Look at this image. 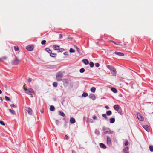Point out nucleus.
<instances>
[{"instance_id":"obj_34","label":"nucleus","mask_w":153,"mask_h":153,"mask_svg":"<svg viewBox=\"0 0 153 153\" xmlns=\"http://www.w3.org/2000/svg\"><path fill=\"white\" fill-rule=\"evenodd\" d=\"M64 49H63V48H59V50H58V52H63L64 51Z\"/></svg>"},{"instance_id":"obj_19","label":"nucleus","mask_w":153,"mask_h":153,"mask_svg":"<svg viewBox=\"0 0 153 153\" xmlns=\"http://www.w3.org/2000/svg\"><path fill=\"white\" fill-rule=\"evenodd\" d=\"M83 62L85 65H88L89 64V62L88 60L87 59H84L82 60Z\"/></svg>"},{"instance_id":"obj_47","label":"nucleus","mask_w":153,"mask_h":153,"mask_svg":"<svg viewBox=\"0 0 153 153\" xmlns=\"http://www.w3.org/2000/svg\"><path fill=\"white\" fill-rule=\"evenodd\" d=\"M32 81V79L31 78H29L28 79V82H31Z\"/></svg>"},{"instance_id":"obj_1","label":"nucleus","mask_w":153,"mask_h":153,"mask_svg":"<svg viewBox=\"0 0 153 153\" xmlns=\"http://www.w3.org/2000/svg\"><path fill=\"white\" fill-rule=\"evenodd\" d=\"M107 67L109 69L111 73L113 76H115L116 75V71L115 68L111 65H107Z\"/></svg>"},{"instance_id":"obj_51","label":"nucleus","mask_w":153,"mask_h":153,"mask_svg":"<svg viewBox=\"0 0 153 153\" xmlns=\"http://www.w3.org/2000/svg\"><path fill=\"white\" fill-rule=\"evenodd\" d=\"M40 112H41V113H43V112H44V109H43V108L41 110H40Z\"/></svg>"},{"instance_id":"obj_40","label":"nucleus","mask_w":153,"mask_h":153,"mask_svg":"<svg viewBox=\"0 0 153 153\" xmlns=\"http://www.w3.org/2000/svg\"><path fill=\"white\" fill-rule=\"evenodd\" d=\"M110 42L114 43V44L116 45H121V44H117V43L116 42H115L114 41H113V40H110Z\"/></svg>"},{"instance_id":"obj_30","label":"nucleus","mask_w":153,"mask_h":153,"mask_svg":"<svg viewBox=\"0 0 153 153\" xmlns=\"http://www.w3.org/2000/svg\"><path fill=\"white\" fill-rule=\"evenodd\" d=\"M102 116L104 117L105 119H106L107 120H108V117L106 116V114H102Z\"/></svg>"},{"instance_id":"obj_24","label":"nucleus","mask_w":153,"mask_h":153,"mask_svg":"<svg viewBox=\"0 0 153 153\" xmlns=\"http://www.w3.org/2000/svg\"><path fill=\"white\" fill-rule=\"evenodd\" d=\"M106 115L108 116H110L112 114V112L110 110H109L106 111Z\"/></svg>"},{"instance_id":"obj_44","label":"nucleus","mask_w":153,"mask_h":153,"mask_svg":"<svg viewBox=\"0 0 153 153\" xmlns=\"http://www.w3.org/2000/svg\"><path fill=\"white\" fill-rule=\"evenodd\" d=\"M95 65L96 67H98L100 66V64L99 63H97L95 64Z\"/></svg>"},{"instance_id":"obj_54","label":"nucleus","mask_w":153,"mask_h":153,"mask_svg":"<svg viewBox=\"0 0 153 153\" xmlns=\"http://www.w3.org/2000/svg\"><path fill=\"white\" fill-rule=\"evenodd\" d=\"M0 100L2 102L3 101V99L1 97H0Z\"/></svg>"},{"instance_id":"obj_36","label":"nucleus","mask_w":153,"mask_h":153,"mask_svg":"<svg viewBox=\"0 0 153 153\" xmlns=\"http://www.w3.org/2000/svg\"><path fill=\"white\" fill-rule=\"evenodd\" d=\"M149 150L150 151L153 152V146L152 145L150 146L149 147Z\"/></svg>"},{"instance_id":"obj_55","label":"nucleus","mask_w":153,"mask_h":153,"mask_svg":"<svg viewBox=\"0 0 153 153\" xmlns=\"http://www.w3.org/2000/svg\"><path fill=\"white\" fill-rule=\"evenodd\" d=\"M105 108L107 109H109V107L108 106H106L105 107Z\"/></svg>"},{"instance_id":"obj_33","label":"nucleus","mask_w":153,"mask_h":153,"mask_svg":"<svg viewBox=\"0 0 153 153\" xmlns=\"http://www.w3.org/2000/svg\"><path fill=\"white\" fill-rule=\"evenodd\" d=\"M14 49L15 51H19V49L18 47L17 46H15L14 47Z\"/></svg>"},{"instance_id":"obj_13","label":"nucleus","mask_w":153,"mask_h":153,"mask_svg":"<svg viewBox=\"0 0 153 153\" xmlns=\"http://www.w3.org/2000/svg\"><path fill=\"white\" fill-rule=\"evenodd\" d=\"M120 106L117 105H115L114 106V109L116 111H118L120 109Z\"/></svg>"},{"instance_id":"obj_5","label":"nucleus","mask_w":153,"mask_h":153,"mask_svg":"<svg viewBox=\"0 0 153 153\" xmlns=\"http://www.w3.org/2000/svg\"><path fill=\"white\" fill-rule=\"evenodd\" d=\"M21 60H19L18 57H16V59L12 62V64L13 65H17L19 64Z\"/></svg>"},{"instance_id":"obj_11","label":"nucleus","mask_w":153,"mask_h":153,"mask_svg":"<svg viewBox=\"0 0 153 153\" xmlns=\"http://www.w3.org/2000/svg\"><path fill=\"white\" fill-rule=\"evenodd\" d=\"M89 97L90 99H92L93 100H94L96 99L95 95L93 94H91L89 95Z\"/></svg>"},{"instance_id":"obj_3","label":"nucleus","mask_w":153,"mask_h":153,"mask_svg":"<svg viewBox=\"0 0 153 153\" xmlns=\"http://www.w3.org/2000/svg\"><path fill=\"white\" fill-rule=\"evenodd\" d=\"M24 90L25 93L26 94L30 95H32L34 94V91L33 90L30 88H29L28 89L24 88Z\"/></svg>"},{"instance_id":"obj_32","label":"nucleus","mask_w":153,"mask_h":153,"mask_svg":"<svg viewBox=\"0 0 153 153\" xmlns=\"http://www.w3.org/2000/svg\"><path fill=\"white\" fill-rule=\"evenodd\" d=\"M58 83L56 82H54L53 83V85L54 87H56L57 86Z\"/></svg>"},{"instance_id":"obj_12","label":"nucleus","mask_w":153,"mask_h":153,"mask_svg":"<svg viewBox=\"0 0 153 153\" xmlns=\"http://www.w3.org/2000/svg\"><path fill=\"white\" fill-rule=\"evenodd\" d=\"M74 47L76 48L77 51L78 52V53H79V55H82V53L80 51L79 49L76 46H74Z\"/></svg>"},{"instance_id":"obj_26","label":"nucleus","mask_w":153,"mask_h":153,"mask_svg":"<svg viewBox=\"0 0 153 153\" xmlns=\"http://www.w3.org/2000/svg\"><path fill=\"white\" fill-rule=\"evenodd\" d=\"M55 109V107L51 105L50 108V110L51 111H53Z\"/></svg>"},{"instance_id":"obj_48","label":"nucleus","mask_w":153,"mask_h":153,"mask_svg":"<svg viewBox=\"0 0 153 153\" xmlns=\"http://www.w3.org/2000/svg\"><path fill=\"white\" fill-rule=\"evenodd\" d=\"M93 119L94 120H96L97 119V117L96 116H94L93 117Z\"/></svg>"},{"instance_id":"obj_4","label":"nucleus","mask_w":153,"mask_h":153,"mask_svg":"<svg viewBox=\"0 0 153 153\" xmlns=\"http://www.w3.org/2000/svg\"><path fill=\"white\" fill-rule=\"evenodd\" d=\"M45 50L50 54V56L52 57L55 58L56 57V54L54 53H52V51L49 48H46L45 49Z\"/></svg>"},{"instance_id":"obj_17","label":"nucleus","mask_w":153,"mask_h":153,"mask_svg":"<svg viewBox=\"0 0 153 153\" xmlns=\"http://www.w3.org/2000/svg\"><path fill=\"white\" fill-rule=\"evenodd\" d=\"M70 122L71 124H73L75 122V120L73 117H71L70 120Z\"/></svg>"},{"instance_id":"obj_39","label":"nucleus","mask_w":153,"mask_h":153,"mask_svg":"<svg viewBox=\"0 0 153 153\" xmlns=\"http://www.w3.org/2000/svg\"><path fill=\"white\" fill-rule=\"evenodd\" d=\"M75 51L74 50V49H73V48H71L69 50V52H70V53H74V52Z\"/></svg>"},{"instance_id":"obj_42","label":"nucleus","mask_w":153,"mask_h":153,"mask_svg":"<svg viewBox=\"0 0 153 153\" xmlns=\"http://www.w3.org/2000/svg\"><path fill=\"white\" fill-rule=\"evenodd\" d=\"M46 42V41L45 40H43L41 41V43L42 45H45Z\"/></svg>"},{"instance_id":"obj_59","label":"nucleus","mask_w":153,"mask_h":153,"mask_svg":"<svg viewBox=\"0 0 153 153\" xmlns=\"http://www.w3.org/2000/svg\"><path fill=\"white\" fill-rule=\"evenodd\" d=\"M54 55H52V56H54Z\"/></svg>"},{"instance_id":"obj_28","label":"nucleus","mask_w":153,"mask_h":153,"mask_svg":"<svg viewBox=\"0 0 153 153\" xmlns=\"http://www.w3.org/2000/svg\"><path fill=\"white\" fill-rule=\"evenodd\" d=\"M96 88L94 87H92L91 89V92L94 93L95 91Z\"/></svg>"},{"instance_id":"obj_21","label":"nucleus","mask_w":153,"mask_h":153,"mask_svg":"<svg viewBox=\"0 0 153 153\" xmlns=\"http://www.w3.org/2000/svg\"><path fill=\"white\" fill-rule=\"evenodd\" d=\"M9 111L13 115L16 114V113L15 111L13 110H12L11 109H8Z\"/></svg>"},{"instance_id":"obj_58","label":"nucleus","mask_w":153,"mask_h":153,"mask_svg":"<svg viewBox=\"0 0 153 153\" xmlns=\"http://www.w3.org/2000/svg\"><path fill=\"white\" fill-rule=\"evenodd\" d=\"M2 91H1L0 89V94H1L2 93Z\"/></svg>"},{"instance_id":"obj_14","label":"nucleus","mask_w":153,"mask_h":153,"mask_svg":"<svg viewBox=\"0 0 153 153\" xmlns=\"http://www.w3.org/2000/svg\"><path fill=\"white\" fill-rule=\"evenodd\" d=\"M53 48L55 50L58 51L59 49V46L58 45H54L53 46Z\"/></svg>"},{"instance_id":"obj_45","label":"nucleus","mask_w":153,"mask_h":153,"mask_svg":"<svg viewBox=\"0 0 153 153\" xmlns=\"http://www.w3.org/2000/svg\"><path fill=\"white\" fill-rule=\"evenodd\" d=\"M68 136L67 135H65L64 138L65 139L68 140Z\"/></svg>"},{"instance_id":"obj_18","label":"nucleus","mask_w":153,"mask_h":153,"mask_svg":"<svg viewBox=\"0 0 153 153\" xmlns=\"http://www.w3.org/2000/svg\"><path fill=\"white\" fill-rule=\"evenodd\" d=\"M114 53L116 54V55H118L119 56H124V54L121 53V52H115Z\"/></svg>"},{"instance_id":"obj_25","label":"nucleus","mask_w":153,"mask_h":153,"mask_svg":"<svg viewBox=\"0 0 153 153\" xmlns=\"http://www.w3.org/2000/svg\"><path fill=\"white\" fill-rule=\"evenodd\" d=\"M59 115L63 117L65 116V114L64 113V112L62 111H59Z\"/></svg>"},{"instance_id":"obj_10","label":"nucleus","mask_w":153,"mask_h":153,"mask_svg":"<svg viewBox=\"0 0 153 153\" xmlns=\"http://www.w3.org/2000/svg\"><path fill=\"white\" fill-rule=\"evenodd\" d=\"M129 148L128 147H126L123 149V151L124 153H129Z\"/></svg>"},{"instance_id":"obj_27","label":"nucleus","mask_w":153,"mask_h":153,"mask_svg":"<svg viewBox=\"0 0 153 153\" xmlns=\"http://www.w3.org/2000/svg\"><path fill=\"white\" fill-rule=\"evenodd\" d=\"M128 144L129 142L127 140H126L125 142L123 143V145L126 146H128Z\"/></svg>"},{"instance_id":"obj_9","label":"nucleus","mask_w":153,"mask_h":153,"mask_svg":"<svg viewBox=\"0 0 153 153\" xmlns=\"http://www.w3.org/2000/svg\"><path fill=\"white\" fill-rule=\"evenodd\" d=\"M107 143L108 145H110L111 144V139L110 137H107Z\"/></svg>"},{"instance_id":"obj_22","label":"nucleus","mask_w":153,"mask_h":153,"mask_svg":"<svg viewBox=\"0 0 153 153\" xmlns=\"http://www.w3.org/2000/svg\"><path fill=\"white\" fill-rule=\"evenodd\" d=\"M110 123H113L115 121V119L114 118H110Z\"/></svg>"},{"instance_id":"obj_46","label":"nucleus","mask_w":153,"mask_h":153,"mask_svg":"<svg viewBox=\"0 0 153 153\" xmlns=\"http://www.w3.org/2000/svg\"><path fill=\"white\" fill-rule=\"evenodd\" d=\"M55 122H56V124L57 125H58L59 123V121L58 120H56V121H55Z\"/></svg>"},{"instance_id":"obj_37","label":"nucleus","mask_w":153,"mask_h":153,"mask_svg":"<svg viewBox=\"0 0 153 153\" xmlns=\"http://www.w3.org/2000/svg\"><path fill=\"white\" fill-rule=\"evenodd\" d=\"M89 65L91 67H93L94 66V63L93 62H90Z\"/></svg>"},{"instance_id":"obj_50","label":"nucleus","mask_w":153,"mask_h":153,"mask_svg":"<svg viewBox=\"0 0 153 153\" xmlns=\"http://www.w3.org/2000/svg\"><path fill=\"white\" fill-rule=\"evenodd\" d=\"M109 133V131H105L104 132V134H106Z\"/></svg>"},{"instance_id":"obj_52","label":"nucleus","mask_w":153,"mask_h":153,"mask_svg":"<svg viewBox=\"0 0 153 153\" xmlns=\"http://www.w3.org/2000/svg\"><path fill=\"white\" fill-rule=\"evenodd\" d=\"M109 131V133L110 134H112L113 133V131H111L110 130V129L109 128H108Z\"/></svg>"},{"instance_id":"obj_53","label":"nucleus","mask_w":153,"mask_h":153,"mask_svg":"<svg viewBox=\"0 0 153 153\" xmlns=\"http://www.w3.org/2000/svg\"><path fill=\"white\" fill-rule=\"evenodd\" d=\"M106 128L105 127H103V128H102V130L103 131H105L106 129Z\"/></svg>"},{"instance_id":"obj_56","label":"nucleus","mask_w":153,"mask_h":153,"mask_svg":"<svg viewBox=\"0 0 153 153\" xmlns=\"http://www.w3.org/2000/svg\"><path fill=\"white\" fill-rule=\"evenodd\" d=\"M64 54L65 55H67V53L66 52H65L64 53Z\"/></svg>"},{"instance_id":"obj_16","label":"nucleus","mask_w":153,"mask_h":153,"mask_svg":"<svg viewBox=\"0 0 153 153\" xmlns=\"http://www.w3.org/2000/svg\"><path fill=\"white\" fill-rule=\"evenodd\" d=\"M27 111L28 113L30 114L31 115L32 114V109L30 107L28 108L27 110Z\"/></svg>"},{"instance_id":"obj_29","label":"nucleus","mask_w":153,"mask_h":153,"mask_svg":"<svg viewBox=\"0 0 153 153\" xmlns=\"http://www.w3.org/2000/svg\"><path fill=\"white\" fill-rule=\"evenodd\" d=\"M63 82L67 84H68L69 83L68 80L67 79H63Z\"/></svg>"},{"instance_id":"obj_15","label":"nucleus","mask_w":153,"mask_h":153,"mask_svg":"<svg viewBox=\"0 0 153 153\" xmlns=\"http://www.w3.org/2000/svg\"><path fill=\"white\" fill-rule=\"evenodd\" d=\"M100 148L103 149H105L106 148V146L103 143H101L100 144Z\"/></svg>"},{"instance_id":"obj_43","label":"nucleus","mask_w":153,"mask_h":153,"mask_svg":"<svg viewBox=\"0 0 153 153\" xmlns=\"http://www.w3.org/2000/svg\"><path fill=\"white\" fill-rule=\"evenodd\" d=\"M0 124L2 125L5 126V124L3 121H0Z\"/></svg>"},{"instance_id":"obj_31","label":"nucleus","mask_w":153,"mask_h":153,"mask_svg":"<svg viewBox=\"0 0 153 153\" xmlns=\"http://www.w3.org/2000/svg\"><path fill=\"white\" fill-rule=\"evenodd\" d=\"M88 94L86 92H84L82 94V96L84 97H86L88 96Z\"/></svg>"},{"instance_id":"obj_8","label":"nucleus","mask_w":153,"mask_h":153,"mask_svg":"<svg viewBox=\"0 0 153 153\" xmlns=\"http://www.w3.org/2000/svg\"><path fill=\"white\" fill-rule=\"evenodd\" d=\"M143 127L147 132H149L150 131V129L148 125H145L143 126Z\"/></svg>"},{"instance_id":"obj_41","label":"nucleus","mask_w":153,"mask_h":153,"mask_svg":"<svg viewBox=\"0 0 153 153\" xmlns=\"http://www.w3.org/2000/svg\"><path fill=\"white\" fill-rule=\"evenodd\" d=\"M10 106L12 107H13L15 108H16L17 107V105H15L14 104H10Z\"/></svg>"},{"instance_id":"obj_6","label":"nucleus","mask_w":153,"mask_h":153,"mask_svg":"<svg viewBox=\"0 0 153 153\" xmlns=\"http://www.w3.org/2000/svg\"><path fill=\"white\" fill-rule=\"evenodd\" d=\"M137 117L138 119L140 121H144V118L142 116L140 113H138L137 115Z\"/></svg>"},{"instance_id":"obj_23","label":"nucleus","mask_w":153,"mask_h":153,"mask_svg":"<svg viewBox=\"0 0 153 153\" xmlns=\"http://www.w3.org/2000/svg\"><path fill=\"white\" fill-rule=\"evenodd\" d=\"M111 91L114 93H116L117 92V91L116 88H114L112 87L111 88Z\"/></svg>"},{"instance_id":"obj_7","label":"nucleus","mask_w":153,"mask_h":153,"mask_svg":"<svg viewBox=\"0 0 153 153\" xmlns=\"http://www.w3.org/2000/svg\"><path fill=\"white\" fill-rule=\"evenodd\" d=\"M34 48V46L33 45H30L26 47V49L29 51H32Z\"/></svg>"},{"instance_id":"obj_38","label":"nucleus","mask_w":153,"mask_h":153,"mask_svg":"<svg viewBox=\"0 0 153 153\" xmlns=\"http://www.w3.org/2000/svg\"><path fill=\"white\" fill-rule=\"evenodd\" d=\"M5 100L7 101H10V98H9L8 97H7V96H5Z\"/></svg>"},{"instance_id":"obj_20","label":"nucleus","mask_w":153,"mask_h":153,"mask_svg":"<svg viewBox=\"0 0 153 153\" xmlns=\"http://www.w3.org/2000/svg\"><path fill=\"white\" fill-rule=\"evenodd\" d=\"M7 57L6 56H3L1 58H0V62H2L4 60H5L7 59Z\"/></svg>"},{"instance_id":"obj_35","label":"nucleus","mask_w":153,"mask_h":153,"mask_svg":"<svg viewBox=\"0 0 153 153\" xmlns=\"http://www.w3.org/2000/svg\"><path fill=\"white\" fill-rule=\"evenodd\" d=\"M85 70L83 68H81L79 70V72L81 73H83L84 72H85Z\"/></svg>"},{"instance_id":"obj_49","label":"nucleus","mask_w":153,"mask_h":153,"mask_svg":"<svg viewBox=\"0 0 153 153\" xmlns=\"http://www.w3.org/2000/svg\"><path fill=\"white\" fill-rule=\"evenodd\" d=\"M62 34H60L59 36V38L61 39H62Z\"/></svg>"},{"instance_id":"obj_57","label":"nucleus","mask_w":153,"mask_h":153,"mask_svg":"<svg viewBox=\"0 0 153 153\" xmlns=\"http://www.w3.org/2000/svg\"><path fill=\"white\" fill-rule=\"evenodd\" d=\"M118 113H120V114H121V115H122V114H121V113H122V111L120 112V111H119V112H118Z\"/></svg>"},{"instance_id":"obj_2","label":"nucleus","mask_w":153,"mask_h":153,"mask_svg":"<svg viewBox=\"0 0 153 153\" xmlns=\"http://www.w3.org/2000/svg\"><path fill=\"white\" fill-rule=\"evenodd\" d=\"M63 76V74L62 72L59 71L56 74V80L58 81H61Z\"/></svg>"}]
</instances>
